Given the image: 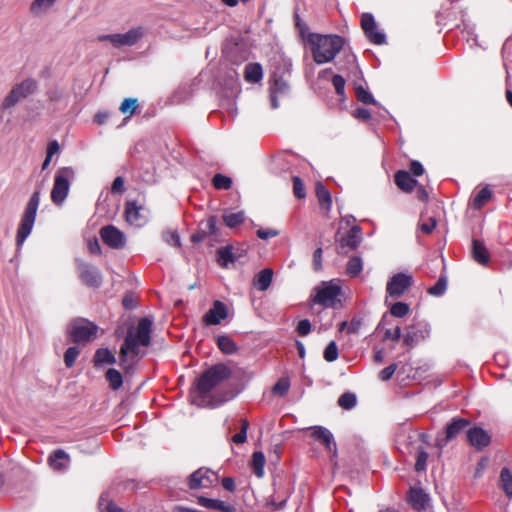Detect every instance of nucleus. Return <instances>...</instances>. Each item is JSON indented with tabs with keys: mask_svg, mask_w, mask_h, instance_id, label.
<instances>
[{
	"mask_svg": "<svg viewBox=\"0 0 512 512\" xmlns=\"http://www.w3.org/2000/svg\"><path fill=\"white\" fill-rule=\"evenodd\" d=\"M231 375V369L223 363H218L208 368L195 383L198 395L193 399V403L197 406H203L205 397L223 381L229 379Z\"/></svg>",
	"mask_w": 512,
	"mask_h": 512,
	"instance_id": "f03ea898",
	"label": "nucleus"
},
{
	"mask_svg": "<svg viewBox=\"0 0 512 512\" xmlns=\"http://www.w3.org/2000/svg\"><path fill=\"white\" fill-rule=\"evenodd\" d=\"M218 348L225 354H232L236 352L237 347L234 341L225 335L219 336L217 339Z\"/></svg>",
	"mask_w": 512,
	"mask_h": 512,
	"instance_id": "473e14b6",
	"label": "nucleus"
},
{
	"mask_svg": "<svg viewBox=\"0 0 512 512\" xmlns=\"http://www.w3.org/2000/svg\"><path fill=\"white\" fill-rule=\"evenodd\" d=\"M290 387V382L288 378H281L277 381V383L273 386L272 392L278 396H284Z\"/></svg>",
	"mask_w": 512,
	"mask_h": 512,
	"instance_id": "37998d69",
	"label": "nucleus"
},
{
	"mask_svg": "<svg viewBox=\"0 0 512 512\" xmlns=\"http://www.w3.org/2000/svg\"><path fill=\"white\" fill-rule=\"evenodd\" d=\"M361 240V228L359 226H353L347 235L343 236L339 240L341 253H347L348 251L346 248L349 250H355L359 246Z\"/></svg>",
	"mask_w": 512,
	"mask_h": 512,
	"instance_id": "2eb2a0df",
	"label": "nucleus"
},
{
	"mask_svg": "<svg viewBox=\"0 0 512 512\" xmlns=\"http://www.w3.org/2000/svg\"><path fill=\"white\" fill-rule=\"evenodd\" d=\"M311 437L324 444L329 452L336 454V445L333 442V436L326 428L321 426L311 428Z\"/></svg>",
	"mask_w": 512,
	"mask_h": 512,
	"instance_id": "dca6fc26",
	"label": "nucleus"
},
{
	"mask_svg": "<svg viewBox=\"0 0 512 512\" xmlns=\"http://www.w3.org/2000/svg\"><path fill=\"white\" fill-rule=\"evenodd\" d=\"M333 85L335 87V90L338 94H343L344 92V85L345 80L340 75H335L332 79Z\"/></svg>",
	"mask_w": 512,
	"mask_h": 512,
	"instance_id": "6e6d98bb",
	"label": "nucleus"
},
{
	"mask_svg": "<svg viewBox=\"0 0 512 512\" xmlns=\"http://www.w3.org/2000/svg\"><path fill=\"white\" fill-rule=\"evenodd\" d=\"M105 377L109 382V386L112 390L119 389L123 384V378L121 373L114 368L108 369L105 373Z\"/></svg>",
	"mask_w": 512,
	"mask_h": 512,
	"instance_id": "2f4dec72",
	"label": "nucleus"
},
{
	"mask_svg": "<svg viewBox=\"0 0 512 512\" xmlns=\"http://www.w3.org/2000/svg\"><path fill=\"white\" fill-rule=\"evenodd\" d=\"M262 78V68L258 63L248 64L245 68V79L249 82H258Z\"/></svg>",
	"mask_w": 512,
	"mask_h": 512,
	"instance_id": "7c9ffc66",
	"label": "nucleus"
},
{
	"mask_svg": "<svg viewBox=\"0 0 512 512\" xmlns=\"http://www.w3.org/2000/svg\"><path fill=\"white\" fill-rule=\"evenodd\" d=\"M80 276L82 281L89 286L98 287L100 285L101 277L99 273L92 267L83 266Z\"/></svg>",
	"mask_w": 512,
	"mask_h": 512,
	"instance_id": "a878e982",
	"label": "nucleus"
},
{
	"mask_svg": "<svg viewBox=\"0 0 512 512\" xmlns=\"http://www.w3.org/2000/svg\"><path fill=\"white\" fill-rule=\"evenodd\" d=\"M36 89V82L31 79H26L20 84L16 85L3 101V108H10L14 106L21 99L26 98L32 94Z\"/></svg>",
	"mask_w": 512,
	"mask_h": 512,
	"instance_id": "1a4fd4ad",
	"label": "nucleus"
},
{
	"mask_svg": "<svg viewBox=\"0 0 512 512\" xmlns=\"http://www.w3.org/2000/svg\"><path fill=\"white\" fill-rule=\"evenodd\" d=\"M211 471L208 469L200 468L191 474L189 478V487L191 489H198L201 487H208L211 485L210 478Z\"/></svg>",
	"mask_w": 512,
	"mask_h": 512,
	"instance_id": "6ab92c4d",
	"label": "nucleus"
},
{
	"mask_svg": "<svg viewBox=\"0 0 512 512\" xmlns=\"http://www.w3.org/2000/svg\"><path fill=\"white\" fill-rule=\"evenodd\" d=\"M265 456L262 452H254L252 455V467L257 477L264 475Z\"/></svg>",
	"mask_w": 512,
	"mask_h": 512,
	"instance_id": "72a5a7b5",
	"label": "nucleus"
},
{
	"mask_svg": "<svg viewBox=\"0 0 512 512\" xmlns=\"http://www.w3.org/2000/svg\"><path fill=\"white\" fill-rule=\"evenodd\" d=\"M308 41L312 45L313 59L317 64L333 60L344 45V39L337 35L311 34Z\"/></svg>",
	"mask_w": 512,
	"mask_h": 512,
	"instance_id": "7ed1b4c3",
	"label": "nucleus"
},
{
	"mask_svg": "<svg viewBox=\"0 0 512 512\" xmlns=\"http://www.w3.org/2000/svg\"><path fill=\"white\" fill-rule=\"evenodd\" d=\"M316 290L317 293L313 298L315 303L325 307H334L339 302L338 296L340 295L341 288L338 285L323 282Z\"/></svg>",
	"mask_w": 512,
	"mask_h": 512,
	"instance_id": "6e6552de",
	"label": "nucleus"
},
{
	"mask_svg": "<svg viewBox=\"0 0 512 512\" xmlns=\"http://www.w3.org/2000/svg\"><path fill=\"white\" fill-rule=\"evenodd\" d=\"M311 331V324L309 322V320L307 319H304V320H301L298 325H297V332L302 335V336H305L307 335L309 332Z\"/></svg>",
	"mask_w": 512,
	"mask_h": 512,
	"instance_id": "864d4df0",
	"label": "nucleus"
},
{
	"mask_svg": "<svg viewBox=\"0 0 512 512\" xmlns=\"http://www.w3.org/2000/svg\"><path fill=\"white\" fill-rule=\"evenodd\" d=\"M212 183H213V186L216 189L227 190L232 185V179L230 177H228V176L223 175V174H216V175H214V177L212 179Z\"/></svg>",
	"mask_w": 512,
	"mask_h": 512,
	"instance_id": "58836bf2",
	"label": "nucleus"
},
{
	"mask_svg": "<svg viewBox=\"0 0 512 512\" xmlns=\"http://www.w3.org/2000/svg\"><path fill=\"white\" fill-rule=\"evenodd\" d=\"M410 170L415 176H420L424 172L422 165L418 161H412L410 163Z\"/></svg>",
	"mask_w": 512,
	"mask_h": 512,
	"instance_id": "338daca9",
	"label": "nucleus"
},
{
	"mask_svg": "<svg viewBox=\"0 0 512 512\" xmlns=\"http://www.w3.org/2000/svg\"><path fill=\"white\" fill-rule=\"evenodd\" d=\"M436 220L435 218H430L429 219V224L427 223H423L421 226H420V229L422 232L426 233V234H429L433 231V229L436 227Z\"/></svg>",
	"mask_w": 512,
	"mask_h": 512,
	"instance_id": "0e129e2a",
	"label": "nucleus"
},
{
	"mask_svg": "<svg viewBox=\"0 0 512 512\" xmlns=\"http://www.w3.org/2000/svg\"><path fill=\"white\" fill-rule=\"evenodd\" d=\"M205 230L208 235L218 236L217 219L215 216L208 218Z\"/></svg>",
	"mask_w": 512,
	"mask_h": 512,
	"instance_id": "603ef678",
	"label": "nucleus"
},
{
	"mask_svg": "<svg viewBox=\"0 0 512 512\" xmlns=\"http://www.w3.org/2000/svg\"><path fill=\"white\" fill-rule=\"evenodd\" d=\"M122 304L126 309H133L137 305L136 300L132 294H126L122 300Z\"/></svg>",
	"mask_w": 512,
	"mask_h": 512,
	"instance_id": "bf43d9fd",
	"label": "nucleus"
},
{
	"mask_svg": "<svg viewBox=\"0 0 512 512\" xmlns=\"http://www.w3.org/2000/svg\"><path fill=\"white\" fill-rule=\"evenodd\" d=\"M313 262H314V267H315V270H320L321 269V266H322V249L321 248H317L315 251H314V254H313Z\"/></svg>",
	"mask_w": 512,
	"mask_h": 512,
	"instance_id": "e2e57ef3",
	"label": "nucleus"
},
{
	"mask_svg": "<svg viewBox=\"0 0 512 512\" xmlns=\"http://www.w3.org/2000/svg\"><path fill=\"white\" fill-rule=\"evenodd\" d=\"M164 238L167 243L174 245L175 247L181 246L179 234L176 231H167L164 233Z\"/></svg>",
	"mask_w": 512,
	"mask_h": 512,
	"instance_id": "3c124183",
	"label": "nucleus"
},
{
	"mask_svg": "<svg viewBox=\"0 0 512 512\" xmlns=\"http://www.w3.org/2000/svg\"><path fill=\"white\" fill-rule=\"evenodd\" d=\"M244 213L243 212H237V213H225L223 215V221L225 225L229 228H234L239 226L244 221Z\"/></svg>",
	"mask_w": 512,
	"mask_h": 512,
	"instance_id": "c9c22d12",
	"label": "nucleus"
},
{
	"mask_svg": "<svg viewBox=\"0 0 512 512\" xmlns=\"http://www.w3.org/2000/svg\"><path fill=\"white\" fill-rule=\"evenodd\" d=\"M70 461L69 455L62 449H58L48 458L51 468L57 471L64 470Z\"/></svg>",
	"mask_w": 512,
	"mask_h": 512,
	"instance_id": "5701e85b",
	"label": "nucleus"
},
{
	"mask_svg": "<svg viewBox=\"0 0 512 512\" xmlns=\"http://www.w3.org/2000/svg\"><path fill=\"white\" fill-rule=\"evenodd\" d=\"M99 328L86 319L74 320L67 329V334L74 343L86 344L97 337Z\"/></svg>",
	"mask_w": 512,
	"mask_h": 512,
	"instance_id": "20e7f679",
	"label": "nucleus"
},
{
	"mask_svg": "<svg viewBox=\"0 0 512 512\" xmlns=\"http://www.w3.org/2000/svg\"><path fill=\"white\" fill-rule=\"evenodd\" d=\"M411 285V277L402 273L394 275L387 284V293L391 297L401 296Z\"/></svg>",
	"mask_w": 512,
	"mask_h": 512,
	"instance_id": "f8f14e48",
	"label": "nucleus"
},
{
	"mask_svg": "<svg viewBox=\"0 0 512 512\" xmlns=\"http://www.w3.org/2000/svg\"><path fill=\"white\" fill-rule=\"evenodd\" d=\"M315 193L320 206V209L328 214L331 210L332 206V197L330 192L326 189V187L321 182H316L315 184Z\"/></svg>",
	"mask_w": 512,
	"mask_h": 512,
	"instance_id": "412c9836",
	"label": "nucleus"
},
{
	"mask_svg": "<svg viewBox=\"0 0 512 512\" xmlns=\"http://www.w3.org/2000/svg\"><path fill=\"white\" fill-rule=\"evenodd\" d=\"M227 315L228 311L226 305L216 300L213 303V307L204 315L203 322L206 325H218Z\"/></svg>",
	"mask_w": 512,
	"mask_h": 512,
	"instance_id": "ddd939ff",
	"label": "nucleus"
},
{
	"mask_svg": "<svg viewBox=\"0 0 512 512\" xmlns=\"http://www.w3.org/2000/svg\"><path fill=\"white\" fill-rule=\"evenodd\" d=\"M198 503L206 508L209 509H215L220 510L224 512H231L232 508L230 506H226L224 502L215 500V499H209L203 496L198 497Z\"/></svg>",
	"mask_w": 512,
	"mask_h": 512,
	"instance_id": "c85d7f7f",
	"label": "nucleus"
},
{
	"mask_svg": "<svg viewBox=\"0 0 512 512\" xmlns=\"http://www.w3.org/2000/svg\"><path fill=\"white\" fill-rule=\"evenodd\" d=\"M147 30L144 26L132 27L125 33H116L109 35H102L98 37V40L108 41L114 48H122L125 46H134L139 43L145 36Z\"/></svg>",
	"mask_w": 512,
	"mask_h": 512,
	"instance_id": "39448f33",
	"label": "nucleus"
},
{
	"mask_svg": "<svg viewBox=\"0 0 512 512\" xmlns=\"http://www.w3.org/2000/svg\"><path fill=\"white\" fill-rule=\"evenodd\" d=\"M124 191V179L121 176H118L114 179L111 192L112 193H122Z\"/></svg>",
	"mask_w": 512,
	"mask_h": 512,
	"instance_id": "4d7b16f0",
	"label": "nucleus"
},
{
	"mask_svg": "<svg viewBox=\"0 0 512 512\" xmlns=\"http://www.w3.org/2000/svg\"><path fill=\"white\" fill-rule=\"evenodd\" d=\"M151 327L152 321L145 317L140 319L136 329L131 328L128 330L119 351L120 365L124 369H128L130 367L129 362L142 354L141 347H148L150 345Z\"/></svg>",
	"mask_w": 512,
	"mask_h": 512,
	"instance_id": "f257e3e1",
	"label": "nucleus"
},
{
	"mask_svg": "<svg viewBox=\"0 0 512 512\" xmlns=\"http://www.w3.org/2000/svg\"><path fill=\"white\" fill-rule=\"evenodd\" d=\"M470 425V422L464 418L454 419L446 428V435L444 442L445 444L452 439H454L457 435H459L464 429H466Z\"/></svg>",
	"mask_w": 512,
	"mask_h": 512,
	"instance_id": "4be33fe9",
	"label": "nucleus"
},
{
	"mask_svg": "<svg viewBox=\"0 0 512 512\" xmlns=\"http://www.w3.org/2000/svg\"><path fill=\"white\" fill-rule=\"evenodd\" d=\"M39 201L40 192L35 191L27 203L19 229L17 231L16 241L18 245H21L25 241V239L32 230L36 218V212L38 209Z\"/></svg>",
	"mask_w": 512,
	"mask_h": 512,
	"instance_id": "423d86ee",
	"label": "nucleus"
},
{
	"mask_svg": "<svg viewBox=\"0 0 512 512\" xmlns=\"http://www.w3.org/2000/svg\"><path fill=\"white\" fill-rule=\"evenodd\" d=\"M56 0H34L30 6V11L34 15H39L47 11Z\"/></svg>",
	"mask_w": 512,
	"mask_h": 512,
	"instance_id": "e433bc0d",
	"label": "nucleus"
},
{
	"mask_svg": "<svg viewBox=\"0 0 512 512\" xmlns=\"http://www.w3.org/2000/svg\"><path fill=\"white\" fill-rule=\"evenodd\" d=\"M401 337V329L400 327H396L394 331L386 330L384 334L385 339H392L394 341H398Z\"/></svg>",
	"mask_w": 512,
	"mask_h": 512,
	"instance_id": "680f3d73",
	"label": "nucleus"
},
{
	"mask_svg": "<svg viewBox=\"0 0 512 512\" xmlns=\"http://www.w3.org/2000/svg\"><path fill=\"white\" fill-rule=\"evenodd\" d=\"M116 357L112 351L107 348H99L96 350L93 357L94 366H101L104 364H115Z\"/></svg>",
	"mask_w": 512,
	"mask_h": 512,
	"instance_id": "393cba45",
	"label": "nucleus"
},
{
	"mask_svg": "<svg viewBox=\"0 0 512 512\" xmlns=\"http://www.w3.org/2000/svg\"><path fill=\"white\" fill-rule=\"evenodd\" d=\"M88 248H89V251L93 254H97V255L101 254V247L96 238H94L88 242Z\"/></svg>",
	"mask_w": 512,
	"mask_h": 512,
	"instance_id": "69168bd1",
	"label": "nucleus"
},
{
	"mask_svg": "<svg viewBox=\"0 0 512 512\" xmlns=\"http://www.w3.org/2000/svg\"><path fill=\"white\" fill-rule=\"evenodd\" d=\"M244 250H240L233 246L220 248L217 251L218 262L222 267H227L228 262H235L243 256Z\"/></svg>",
	"mask_w": 512,
	"mask_h": 512,
	"instance_id": "aec40b11",
	"label": "nucleus"
},
{
	"mask_svg": "<svg viewBox=\"0 0 512 512\" xmlns=\"http://www.w3.org/2000/svg\"><path fill=\"white\" fill-rule=\"evenodd\" d=\"M143 211V205L137 204L136 201H127L125 203L124 212L126 222L129 224H138L140 220L144 219Z\"/></svg>",
	"mask_w": 512,
	"mask_h": 512,
	"instance_id": "a211bd4d",
	"label": "nucleus"
},
{
	"mask_svg": "<svg viewBox=\"0 0 512 512\" xmlns=\"http://www.w3.org/2000/svg\"><path fill=\"white\" fill-rule=\"evenodd\" d=\"M74 175L71 167H63L57 171L51 191V200L54 204L61 205L65 201Z\"/></svg>",
	"mask_w": 512,
	"mask_h": 512,
	"instance_id": "0eeeda50",
	"label": "nucleus"
},
{
	"mask_svg": "<svg viewBox=\"0 0 512 512\" xmlns=\"http://www.w3.org/2000/svg\"><path fill=\"white\" fill-rule=\"evenodd\" d=\"M102 241L112 249H122L126 245L125 234L113 225H107L100 229Z\"/></svg>",
	"mask_w": 512,
	"mask_h": 512,
	"instance_id": "9d476101",
	"label": "nucleus"
},
{
	"mask_svg": "<svg viewBox=\"0 0 512 512\" xmlns=\"http://www.w3.org/2000/svg\"><path fill=\"white\" fill-rule=\"evenodd\" d=\"M362 270V259L358 256L351 257L347 263V274L351 277L357 276Z\"/></svg>",
	"mask_w": 512,
	"mask_h": 512,
	"instance_id": "4c0bfd02",
	"label": "nucleus"
},
{
	"mask_svg": "<svg viewBox=\"0 0 512 512\" xmlns=\"http://www.w3.org/2000/svg\"><path fill=\"white\" fill-rule=\"evenodd\" d=\"M408 312L409 306L404 302H397L390 309V313L395 317H404Z\"/></svg>",
	"mask_w": 512,
	"mask_h": 512,
	"instance_id": "a18cd8bd",
	"label": "nucleus"
},
{
	"mask_svg": "<svg viewBox=\"0 0 512 512\" xmlns=\"http://www.w3.org/2000/svg\"><path fill=\"white\" fill-rule=\"evenodd\" d=\"M256 233H257V236L260 239L266 240V239H269L271 237H276L279 232L277 230H274V229H267V230L259 229V230H257Z\"/></svg>",
	"mask_w": 512,
	"mask_h": 512,
	"instance_id": "13d9d810",
	"label": "nucleus"
},
{
	"mask_svg": "<svg viewBox=\"0 0 512 512\" xmlns=\"http://www.w3.org/2000/svg\"><path fill=\"white\" fill-rule=\"evenodd\" d=\"M80 354V349L77 346L69 347L64 353V363L66 367L70 368L74 365L76 358Z\"/></svg>",
	"mask_w": 512,
	"mask_h": 512,
	"instance_id": "ea45409f",
	"label": "nucleus"
},
{
	"mask_svg": "<svg viewBox=\"0 0 512 512\" xmlns=\"http://www.w3.org/2000/svg\"><path fill=\"white\" fill-rule=\"evenodd\" d=\"M273 271L269 268H265L261 270L254 279V285L260 291H265L268 289L272 282Z\"/></svg>",
	"mask_w": 512,
	"mask_h": 512,
	"instance_id": "bb28decb",
	"label": "nucleus"
},
{
	"mask_svg": "<svg viewBox=\"0 0 512 512\" xmlns=\"http://www.w3.org/2000/svg\"><path fill=\"white\" fill-rule=\"evenodd\" d=\"M395 183L404 192H411L417 184V181L413 179L408 172L398 171L395 174Z\"/></svg>",
	"mask_w": 512,
	"mask_h": 512,
	"instance_id": "b1692460",
	"label": "nucleus"
},
{
	"mask_svg": "<svg viewBox=\"0 0 512 512\" xmlns=\"http://www.w3.org/2000/svg\"><path fill=\"white\" fill-rule=\"evenodd\" d=\"M293 191L295 196L299 199H303L306 195L304 184L298 176L293 177Z\"/></svg>",
	"mask_w": 512,
	"mask_h": 512,
	"instance_id": "de8ad7c7",
	"label": "nucleus"
},
{
	"mask_svg": "<svg viewBox=\"0 0 512 512\" xmlns=\"http://www.w3.org/2000/svg\"><path fill=\"white\" fill-rule=\"evenodd\" d=\"M102 512H125L113 502H108Z\"/></svg>",
	"mask_w": 512,
	"mask_h": 512,
	"instance_id": "774afa93",
	"label": "nucleus"
},
{
	"mask_svg": "<svg viewBox=\"0 0 512 512\" xmlns=\"http://www.w3.org/2000/svg\"><path fill=\"white\" fill-rule=\"evenodd\" d=\"M417 340V332L408 330L404 335L403 342L407 346H412Z\"/></svg>",
	"mask_w": 512,
	"mask_h": 512,
	"instance_id": "052dcab7",
	"label": "nucleus"
},
{
	"mask_svg": "<svg viewBox=\"0 0 512 512\" xmlns=\"http://www.w3.org/2000/svg\"><path fill=\"white\" fill-rule=\"evenodd\" d=\"M338 404L344 409H351L356 404V397L352 393H344L340 396Z\"/></svg>",
	"mask_w": 512,
	"mask_h": 512,
	"instance_id": "c03bdc74",
	"label": "nucleus"
},
{
	"mask_svg": "<svg viewBox=\"0 0 512 512\" xmlns=\"http://www.w3.org/2000/svg\"><path fill=\"white\" fill-rule=\"evenodd\" d=\"M492 198V191L488 187H484L473 199V207L480 209Z\"/></svg>",
	"mask_w": 512,
	"mask_h": 512,
	"instance_id": "f704fd0d",
	"label": "nucleus"
},
{
	"mask_svg": "<svg viewBox=\"0 0 512 512\" xmlns=\"http://www.w3.org/2000/svg\"><path fill=\"white\" fill-rule=\"evenodd\" d=\"M500 487L507 497H512V474L508 468H503L501 470Z\"/></svg>",
	"mask_w": 512,
	"mask_h": 512,
	"instance_id": "c756f323",
	"label": "nucleus"
},
{
	"mask_svg": "<svg viewBox=\"0 0 512 512\" xmlns=\"http://www.w3.org/2000/svg\"><path fill=\"white\" fill-rule=\"evenodd\" d=\"M468 442L478 450L487 447L491 442L490 435L480 427H474L467 431Z\"/></svg>",
	"mask_w": 512,
	"mask_h": 512,
	"instance_id": "4468645a",
	"label": "nucleus"
},
{
	"mask_svg": "<svg viewBox=\"0 0 512 512\" xmlns=\"http://www.w3.org/2000/svg\"><path fill=\"white\" fill-rule=\"evenodd\" d=\"M407 500L416 510H423L429 502V496L421 488L412 487L409 490Z\"/></svg>",
	"mask_w": 512,
	"mask_h": 512,
	"instance_id": "f3484780",
	"label": "nucleus"
},
{
	"mask_svg": "<svg viewBox=\"0 0 512 512\" xmlns=\"http://www.w3.org/2000/svg\"><path fill=\"white\" fill-rule=\"evenodd\" d=\"M338 357V349L335 342L329 343L324 351L325 360L332 362L335 361Z\"/></svg>",
	"mask_w": 512,
	"mask_h": 512,
	"instance_id": "49530a36",
	"label": "nucleus"
},
{
	"mask_svg": "<svg viewBox=\"0 0 512 512\" xmlns=\"http://www.w3.org/2000/svg\"><path fill=\"white\" fill-rule=\"evenodd\" d=\"M361 27L366 36L374 44H383L385 42V35L377 31V24L373 16L369 13H364L361 17Z\"/></svg>",
	"mask_w": 512,
	"mask_h": 512,
	"instance_id": "9b49d317",
	"label": "nucleus"
},
{
	"mask_svg": "<svg viewBox=\"0 0 512 512\" xmlns=\"http://www.w3.org/2000/svg\"><path fill=\"white\" fill-rule=\"evenodd\" d=\"M446 286L447 282L445 278L441 277L433 287L429 288L428 292L431 295L438 296L441 295L446 290Z\"/></svg>",
	"mask_w": 512,
	"mask_h": 512,
	"instance_id": "8fccbe9b",
	"label": "nucleus"
},
{
	"mask_svg": "<svg viewBox=\"0 0 512 512\" xmlns=\"http://www.w3.org/2000/svg\"><path fill=\"white\" fill-rule=\"evenodd\" d=\"M357 99L364 104H373L375 101L372 95L362 87L356 88Z\"/></svg>",
	"mask_w": 512,
	"mask_h": 512,
	"instance_id": "09e8293b",
	"label": "nucleus"
},
{
	"mask_svg": "<svg viewBox=\"0 0 512 512\" xmlns=\"http://www.w3.org/2000/svg\"><path fill=\"white\" fill-rule=\"evenodd\" d=\"M473 257L474 259L481 263L486 264L489 260V254L484 244L479 240H473Z\"/></svg>",
	"mask_w": 512,
	"mask_h": 512,
	"instance_id": "cd10ccee",
	"label": "nucleus"
},
{
	"mask_svg": "<svg viewBox=\"0 0 512 512\" xmlns=\"http://www.w3.org/2000/svg\"><path fill=\"white\" fill-rule=\"evenodd\" d=\"M396 369H397V365L396 364L389 365L388 367L384 368L380 372V378L383 381L389 380L392 377V375L394 374V372L396 371Z\"/></svg>",
	"mask_w": 512,
	"mask_h": 512,
	"instance_id": "5fc2aeb1",
	"label": "nucleus"
},
{
	"mask_svg": "<svg viewBox=\"0 0 512 512\" xmlns=\"http://www.w3.org/2000/svg\"><path fill=\"white\" fill-rule=\"evenodd\" d=\"M428 459V453L422 448L417 449L415 470L417 472L424 471L426 468V461Z\"/></svg>",
	"mask_w": 512,
	"mask_h": 512,
	"instance_id": "79ce46f5",
	"label": "nucleus"
},
{
	"mask_svg": "<svg viewBox=\"0 0 512 512\" xmlns=\"http://www.w3.org/2000/svg\"><path fill=\"white\" fill-rule=\"evenodd\" d=\"M138 107L137 99L135 98H126L120 105V111L123 114H128L131 116Z\"/></svg>",
	"mask_w": 512,
	"mask_h": 512,
	"instance_id": "a19ab883",
	"label": "nucleus"
}]
</instances>
